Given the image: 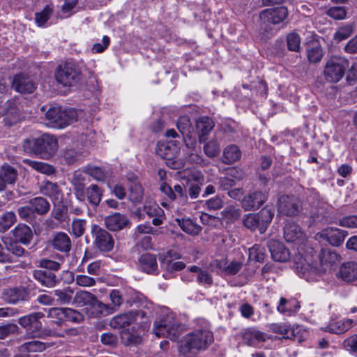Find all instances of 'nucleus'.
<instances>
[{
  "mask_svg": "<svg viewBox=\"0 0 357 357\" xmlns=\"http://www.w3.org/2000/svg\"><path fill=\"white\" fill-rule=\"evenodd\" d=\"M176 221L181 229L188 234L198 235L202 231V227L190 218H176Z\"/></svg>",
  "mask_w": 357,
  "mask_h": 357,
  "instance_id": "46",
  "label": "nucleus"
},
{
  "mask_svg": "<svg viewBox=\"0 0 357 357\" xmlns=\"http://www.w3.org/2000/svg\"><path fill=\"white\" fill-rule=\"evenodd\" d=\"M83 181L84 177L80 172H75L73 174L71 183L75 195L79 201H84V195L86 192Z\"/></svg>",
  "mask_w": 357,
  "mask_h": 357,
  "instance_id": "45",
  "label": "nucleus"
},
{
  "mask_svg": "<svg viewBox=\"0 0 357 357\" xmlns=\"http://www.w3.org/2000/svg\"><path fill=\"white\" fill-rule=\"evenodd\" d=\"M300 307L299 302L295 298L287 300L281 298L277 306V310L280 314L285 316H291L297 312Z\"/></svg>",
  "mask_w": 357,
  "mask_h": 357,
  "instance_id": "30",
  "label": "nucleus"
},
{
  "mask_svg": "<svg viewBox=\"0 0 357 357\" xmlns=\"http://www.w3.org/2000/svg\"><path fill=\"white\" fill-rule=\"evenodd\" d=\"M204 206L209 211L219 210L224 206L223 197L220 195H215L206 200Z\"/></svg>",
  "mask_w": 357,
  "mask_h": 357,
  "instance_id": "61",
  "label": "nucleus"
},
{
  "mask_svg": "<svg viewBox=\"0 0 357 357\" xmlns=\"http://www.w3.org/2000/svg\"><path fill=\"white\" fill-rule=\"evenodd\" d=\"M204 151L208 157L214 158L220 152L219 144L215 140H211L204 145Z\"/></svg>",
  "mask_w": 357,
  "mask_h": 357,
  "instance_id": "63",
  "label": "nucleus"
},
{
  "mask_svg": "<svg viewBox=\"0 0 357 357\" xmlns=\"http://www.w3.org/2000/svg\"><path fill=\"white\" fill-rule=\"evenodd\" d=\"M53 9L49 5H47L41 12L36 13L35 20L37 24L40 26H43L50 18Z\"/></svg>",
  "mask_w": 357,
  "mask_h": 357,
  "instance_id": "58",
  "label": "nucleus"
},
{
  "mask_svg": "<svg viewBox=\"0 0 357 357\" xmlns=\"http://www.w3.org/2000/svg\"><path fill=\"white\" fill-rule=\"evenodd\" d=\"M133 314L130 311L118 314L111 319L109 326L115 329L126 328L134 322Z\"/></svg>",
  "mask_w": 357,
  "mask_h": 357,
  "instance_id": "40",
  "label": "nucleus"
},
{
  "mask_svg": "<svg viewBox=\"0 0 357 357\" xmlns=\"http://www.w3.org/2000/svg\"><path fill=\"white\" fill-rule=\"evenodd\" d=\"M96 296L91 292L86 291H77L74 298L73 303L78 307H86V310L88 307L91 306L94 301H96Z\"/></svg>",
  "mask_w": 357,
  "mask_h": 357,
  "instance_id": "42",
  "label": "nucleus"
},
{
  "mask_svg": "<svg viewBox=\"0 0 357 357\" xmlns=\"http://www.w3.org/2000/svg\"><path fill=\"white\" fill-rule=\"evenodd\" d=\"M213 342V335L207 329H198L187 334L180 346V351L185 356L196 355L206 349Z\"/></svg>",
  "mask_w": 357,
  "mask_h": 357,
  "instance_id": "3",
  "label": "nucleus"
},
{
  "mask_svg": "<svg viewBox=\"0 0 357 357\" xmlns=\"http://www.w3.org/2000/svg\"><path fill=\"white\" fill-rule=\"evenodd\" d=\"M210 266L218 269L222 276H234L242 269L243 263L236 260L229 261L227 258H223L213 260Z\"/></svg>",
  "mask_w": 357,
  "mask_h": 357,
  "instance_id": "12",
  "label": "nucleus"
},
{
  "mask_svg": "<svg viewBox=\"0 0 357 357\" xmlns=\"http://www.w3.org/2000/svg\"><path fill=\"white\" fill-rule=\"evenodd\" d=\"M143 211L150 218H153L152 224L155 226H159L162 224L165 218V212L158 204L144 205Z\"/></svg>",
  "mask_w": 357,
  "mask_h": 357,
  "instance_id": "33",
  "label": "nucleus"
},
{
  "mask_svg": "<svg viewBox=\"0 0 357 357\" xmlns=\"http://www.w3.org/2000/svg\"><path fill=\"white\" fill-rule=\"evenodd\" d=\"M15 238L20 243L28 245L33 238L31 229L25 224H19L13 230Z\"/></svg>",
  "mask_w": 357,
  "mask_h": 357,
  "instance_id": "32",
  "label": "nucleus"
},
{
  "mask_svg": "<svg viewBox=\"0 0 357 357\" xmlns=\"http://www.w3.org/2000/svg\"><path fill=\"white\" fill-rule=\"evenodd\" d=\"M288 15L286 7L282 6L269 8V22L278 24V29L283 27V22Z\"/></svg>",
  "mask_w": 357,
  "mask_h": 357,
  "instance_id": "34",
  "label": "nucleus"
},
{
  "mask_svg": "<svg viewBox=\"0 0 357 357\" xmlns=\"http://www.w3.org/2000/svg\"><path fill=\"white\" fill-rule=\"evenodd\" d=\"M65 326L66 322L70 321L73 324H79L84 320V316L77 310L69 307H64Z\"/></svg>",
  "mask_w": 357,
  "mask_h": 357,
  "instance_id": "54",
  "label": "nucleus"
},
{
  "mask_svg": "<svg viewBox=\"0 0 357 357\" xmlns=\"http://www.w3.org/2000/svg\"><path fill=\"white\" fill-rule=\"evenodd\" d=\"M275 333V335H269L271 341L279 342L283 339H292L303 342L307 336L308 333L301 326H291L287 324H273L269 326V332Z\"/></svg>",
  "mask_w": 357,
  "mask_h": 357,
  "instance_id": "5",
  "label": "nucleus"
},
{
  "mask_svg": "<svg viewBox=\"0 0 357 357\" xmlns=\"http://www.w3.org/2000/svg\"><path fill=\"white\" fill-rule=\"evenodd\" d=\"M104 222L107 229L113 231H120L130 224L128 218L120 213H114L105 217Z\"/></svg>",
  "mask_w": 357,
  "mask_h": 357,
  "instance_id": "20",
  "label": "nucleus"
},
{
  "mask_svg": "<svg viewBox=\"0 0 357 357\" xmlns=\"http://www.w3.org/2000/svg\"><path fill=\"white\" fill-rule=\"evenodd\" d=\"M84 172L99 182H105L107 177L106 171L97 166L88 165L86 167Z\"/></svg>",
  "mask_w": 357,
  "mask_h": 357,
  "instance_id": "51",
  "label": "nucleus"
},
{
  "mask_svg": "<svg viewBox=\"0 0 357 357\" xmlns=\"http://www.w3.org/2000/svg\"><path fill=\"white\" fill-rule=\"evenodd\" d=\"M86 221L83 219H75L72 222V233L76 237H81L85 232Z\"/></svg>",
  "mask_w": 357,
  "mask_h": 357,
  "instance_id": "60",
  "label": "nucleus"
},
{
  "mask_svg": "<svg viewBox=\"0 0 357 357\" xmlns=\"http://www.w3.org/2000/svg\"><path fill=\"white\" fill-rule=\"evenodd\" d=\"M139 266L141 271L148 274H156L158 263L155 255L145 253L139 258Z\"/></svg>",
  "mask_w": 357,
  "mask_h": 357,
  "instance_id": "29",
  "label": "nucleus"
},
{
  "mask_svg": "<svg viewBox=\"0 0 357 357\" xmlns=\"http://www.w3.org/2000/svg\"><path fill=\"white\" fill-rule=\"evenodd\" d=\"M278 211L286 215H295L298 212V201L294 197L282 195L278 199Z\"/></svg>",
  "mask_w": 357,
  "mask_h": 357,
  "instance_id": "22",
  "label": "nucleus"
},
{
  "mask_svg": "<svg viewBox=\"0 0 357 357\" xmlns=\"http://www.w3.org/2000/svg\"><path fill=\"white\" fill-rule=\"evenodd\" d=\"M0 117H3L6 126H13L22 119V114L13 100L3 102L0 99Z\"/></svg>",
  "mask_w": 357,
  "mask_h": 357,
  "instance_id": "9",
  "label": "nucleus"
},
{
  "mask_svg": "<svg viewBox=\"0 0 357 357\" xmlns=\"http://www.w3.org/2000/svg\"><path fill=\"white\" fill-rule=\"evenodd\" d=\"M52 247L63 254H68L72 248V242L69 236L62 231L56 233L51 241Z\"/></svg>",
  "mask_w": 357,
  "mask_h": 357,
  "instance_id": "24",
  "label": "nucleus"
},
{
  "mask_svg": "<svg viewBox=\"0 0 357 357\" xmlns=\"http://www.w3.org/2000/svg\"><path fill=\"white\" fill-rule=\"evenodd\" d=\"M11 86L17 92L24 94L31 93L36 89L35 82L29 77L22 74L16 75L13 77Z\"/></svg>",
  "mask_w": 357,
  "mask_h": 357,
  "instance_id": "19",
  "label": "nucleus"
},
{
  "mask_svg": "<svg viewBox=\"0 0 357 357\" xmlns=\"http://www.w3.org/2000/svg\"><path fill=\"white\" fill-rule=\"evenodd\" d=\"M49 344L42 342L38 340H32L24 343L21 346L22 351H26L28 352H42L45 351L48 347Z\"/></svg>",
  "mask_w": 357,
  "mask_h": 357,
  "instance_id": "53",
  "label": "nucleus"
},
{
  "mask_svg": "<svg viewBox=\"0 0 357 357\" xmlns=\"http://www.w3.org/2000/svg\"><path fill=\"white\" fill-rule=\"evenodd\" d=\"M326 14L335 20H341L345 18L347 10L343 6H333L326 10Z\"/></svg>",
  "mask_w": 357,
  "mask_h": 357,
  "instance_id": "62",
  "label": "nucleus"
},
{
  "mask_svg": "<svg viewBox=\"0 0 357 357\" xmlns=\"http://www.w3.org/2000/svg\"><path fill=\"white\" fill-rule=\"evenodd\" d=\"M29 204L35 214L46 215L50 210V203L43 197H36L29 199Z\"/></svg>",
  "mask_w": 357,
  "mask_h": 357,
  "instance_id": "38",
  "label": "nucleus"
},
{
  "mask_svg": "<svg viewBox=\"0 0 357 357\" xmlns=\"http://www.w3.org/2000/svg\"><path fill=\"white\" fill-rule=\"evenodd\" d=\"M271 249L273 259L278 262H285L290 258V252L282 243L274 242Z\"/></svg>",
  "mask_w": 357,
  "mask_h": 357,
  "instance_id": "37",
  "label": "nucleus"
},
{
  "mask_svg": "<svg viewBox=\"0 0 357 357\" xmlns=\"http://www.w3.org/2000/svg\"><path fill=\"white\" fill-rule=\"evenodd\" d=\"M107 310V306L99 301L96 298V301H94L91 306L88 307L86 312L89 317H98L101 315H105V312Z\"/></svg>",
  "mask_w": 357,
  "mask_h": 357,
  "instance_id": "52",
  "label": "nucleus"
},
{
  "mask_svg": "<svg viewBox=\"0 0 357 357\" xmlns=\"http://www.w3.org/2000/svg\"><path fill=\"white\" fill-rule=\"evenodd\" d=\"M181 143L178 140H169L167 143L158 144L157 154L173 165L172 168L177 169L179 166L175 159L180 154Z\"/></svg>",
  "mask_w": 357,
  "mask_h": 357,
  "instance_id": "11",
  "label": "nucleus"
},
{
  "mask_svg": "<svg viewBox=\"0 0 357 357\" xmlns=\"http://www.w3.org/2000/svg\"><path fill=\"white\" fill-rule=\"evenodd\" d=\"M191 273H197V282L201 285L211 287L213 284V276L206 270L197 266H192L188 268Z\"/></svg>",
  "mask_w": 357,
  "mask_h": 357,
  "instance_id": "41",
  "label": "nucleus"
},
{
  "mask_svg": "<svg viewBox=\"0 0 357 357\" xmlns=\"http://www.w3.org/2000/svg\"><path fill=\"white\" fill-rule=\"evenodd\" d=\"M214 128V122L208 116L200 117L196 122V129L198 134L199 142L203 143L208 139V134Z\"/></svg>",
  "mask_w": 357,
  "mask_h": 357,
  "instance_id": "28",
  "label": "nucleus"
},
{
  "mask_svg": "<svg viewBox=\"0 0 357 357\" xmlns=\"http://www.w3.org/2000/svg\"><path fill=\"white\" fill-rule=\"evenodd\" d=\"M81 70L73 62L66 61L59 65L55 71L56 82L63 86H73L81 79Z\"/></svg>",
  "mask_w": 357,
  "mask_h": 357,
  "instance_id": "6",
  "label": "nucleus"
},
{
  "mask_svg": "<svg viewBox=\"0 0 357 357\" xmlns=\"http://www.w3.org/2000/svg\"><path fill=\"white\" fill-rule=\"evenodd\" d=\"M77 112L75 109L63 108L56 105L50 106L45 112L48 125L54 128H63L77 121Z\"/></svg>",
  "mask_w": 357,
  "mask_h": 357,
  "instance_id": "4",
  "label": "nucleus"
},
{
  "mask_svg": "<svg viewBox=\"0 0 357 357\" xmlns=\"http://www.w3.org/2000/svg\"><path fill=\"white\" fill-rule=\"evenodd\" d=\"M52 294L56 304L67 305L70 304L72 301H73L74 291L70 287L55 289L52 291Z\"/></svg>",
  "mask_w": 357,
  "mask_h": 357,
  "instance_id": "39",
  "label": "nucleus"
},
{
  "mask_svg": "<svg viewBox=\"0 0 357 357\" xmlns=\"http://www.w3.org/2000/svg\"><path fill=\"white\" fill-rule=\"evenodd\" d=\"M287 44L289 50L299 52L301 48V38L296 32H291L287 36Z\"/></svg>",
  "mask_w": 357,
  "mask_h": 357,
  "instance_id": "56",
  "label": "nucleus"
},
{
  "mask_svg": "<svg viewBox=\"0 0 357 357\" xmlns=\"http://www.w3.org/2000/svg\"><path fill=\"white\" fill-rule=\"evenodd\" d=\"M355 29L354 23L343 24L337 28L333 34V40L336 43H340L349 38L354 33Z\"/></svg>",
  "mask_w": 357,
  "mask_h": 357,
  "instance_id": "47",
  "label": "nucleus"
},
{
  "mask_svg": "<svg viewBox=\"0 0 357 357\" xmlns=\"http://www.w3.org/2000/svg\"><path fill=\"white\" fill-rule=\"evenodd\" d=\"M266 200V197L264 194L261 192L256 191L244 197L241 202L242 207L245 211L257 210L260 208Z\"/></svg>",
  "mask_w": 357,
  "mask_h": 357,
  "instance_id": "26",
  "label": "nucleus"
},
{
  "mask_svg": "<svg viewBox=\"0 0 357 357\" xmlns=\"http://www.w3.org/2000/svg\"><path fill=\"white\" fill-rule=\"evenodd\" d=\"M349 67V61L344 56H333L324 66V75L330 82H338L344 76L345 70Z\"/></svg>",
  "mask_w": 357,
  "mask_h": 357,
  "instance_id": "7",
  "label": "nucleus"
},
{
  "mask_svg": "<svg viewBox=\"0 0 357 357\" xmlns=\"http://www.w3.org/2000/svg\"><path fill=\"white\" fill-rule=\"evenodd\" d=\"M58 141L52 135L45 133L39 137L25 139L22 143L23 151L28 154H33L41 159L49 160L58 150Z\"/></svg>",
  "mask_w": 357,
  "mask_h": 357,
  "instance_id": "2",
  "label": "nucleus"
},
{
  "mask_svg": "<svg viewBox=\"0 0 357 357\" xmlns=\"http://www.w3.org/2000/svg\"><path fill=\"white\" fill-rule=\"evenodd\" d=\"M298 252L294 257L295 269L298 275L308 282L318 280L319 276L333 265L336 264L340 259V255L335 250L322 249L319 254V266L314 259V249L310 246H301Z\"/></svg>",
  "mask_w": 357,
  "mask_h": 357,
  "instance_id": "1",
  "label": "nucleus"
},
{
  "mask_svg": "<svg viewBox=\"0 0 357 357\" xmlns=\"http://www.w3.org/2000/svg\"><path fill=\"white\" fill-rule=\"evenodd\" d=\"M356 323L357 322L352 319L332 321L327 326L326 331L331 333H342L352 328Z\"/></svg>",
  "mask_w": 357,
  "mask_h": 357,
  "instance_id": "31",
  "label": "nucleus"
},
{
  "mask_svg": "<svg viewBox=\"0 0 357 357\" xmlns=\"http://www.w3.org/2000/svg\"><path fill=\"white\" fill-rule=\"evenodd\" d=\"M43 317L44 314L41 312H32L19 318L18 324L35 337L38 335L42 329L40 319Z\"/></svg>",
  "mask_w": 357,
  "mask_h": 357,
  "instance_id": "13",
  "label": "nucleus"
},
{
  "mask_svg": "<svg viewBox=\"0 0 357 357\" xmlns=\"http://www.w3.org/2000/svg\"><path fill=\"white\" fill-rule=\"evenodd\" d=\"M222 218L229 221H234L239 218L241 210L232 205L227 206L222 212Z\"/></svg>",
  "mask_w": 357,
  "mask_h": 357,
  "instance_id": "59",
  "label": "nucleus"
},
{
  "mask_svg": "<svg viewBox=\"0 0 357 357\" xmlns=\"http://www.w3.org/2000/svg\"><path fill=\"white\" fill-rule=\"evenodd\" d=\"M284 237L288 242H298L301 246H308L306 243H303L305 240V235L300 228V227L294 222H287L284 227Z\"/></svg>",
  "mask_w": 357,
  "mask_h": 357,
  "instance_id": "18",
  "label": "nucleus"
},
{
  "mask_svg": "<svg viewBox=\"0 0 357 357\" xmlns=\"http://www.w3.org/2000/svg\"><path fill=\"white\" fill-rule=\"evenodd\" d=\"M39 190L42 195L49 197L54 204L62 200L63 194L57 183L45 180L41 182Z\"/></svg>",
  "mask_w": 357,
  "mask_h": 357,
  "instance_id": "17",
  "label": "nucleus"
},
{
  "mask_svg": "<svg viewBox=\"0 0 357 357\" xmlns=\"http://www.w3.org/2000/svg\"><path fill=\"white\" fill-rule=\"evenodd\" d=\"M31 207L29 204L27 206H21L17 208V213L20 218L27 222H32L36 218V214Z\"/></svg>",
  "mask_w": 357,
  "mask_h": 357,
  "instance_id": "57",
  "label": "nucleus"
},
{
  "mask_svg": "<svg viewBox=\"0 0 357 357\" xmlns=\"http://www.w3.org/2000/svg\"><path fill=\"white\" fill-rule=\"evenodd\" d=\"M318 234L332 245L340 246L347 236L348 231L336 227H326Z\"/></svg>",
  "mask_w": 357,
  "mask_h": 357,
  "instance_id": "16",
  "label": "nucleus"
},
{
  "mask_svg": "<svg viewBox=\"0 0 357 357\" xmlns=\"http://www.w3.org/2000/svg\"><path fill=\"white\" fill-rule=\"evenodd\" d=\"M153 332L158 337H167L173 341H176L181 334L178 325L168 324L162 321L155 322Z\"/></svg>",
  "mask_w": 357,
  "mask_h": 357,
  "instance_id": "15",
  "label": "nucleus"
},
{
  "mask_svg": "<svg viewBox=\"0 0 357 357\" xmlns=\"http://www.w3.org/2000/svg\"><path fill=\"white\" fill-rule=\"evenodd\" d=\"M23 163L30 167L31 169L47 175H52L55 172V169L52 165L43 162L31 159H24Z\"/></svg>",
  "mask_w": 357,
  "mask_h": 357,
  "instance_id": "43",
  "label": "nucleus"
},
{
  "mask_svg": "<svg viewBox=\"0 0 357 357\" xmlns=\"http://www.w3.org/2000/svg\"><path fill=\"white\" fill-rule=\"evenodd\" d=\"M160 190L170 201H177L182 205L188 203V196L184 185L176 184L172 188L169 184L162 183L160 185Z\"/></svg>",
  "mask_w": 357,
  "mask_h": 357,
  "instance_id": "14",
  "label": "nucleus"
},
{
  "mask_svg": "<svg viewBox=\"0 0 357 357\" xmlns=\"http://www.w3.org/2000/svg\"><path fill=\"white\" fill-rule=\"evenodd\" d=\"M266 256V249L260 245L255 244L249 250V257L256 261H264Z\"/></svg>",
  "mask_w": 357,
  "mask_h": 357,
  "instance_id": "55",
  "label": "nucleus"
},
{
  "mask_svg": "<svg viewBox=\"0 0 357 357\" xmlns=\"http://www.w3.org/2000/svg\"><path fill=\"white\" fill-rule=\"evenodd\" d=\"M241 337L243 342L249 346L258 347L260 344L266 342L265 334L255 328L243 330Z\"/></svg>",
  "mask_w": 357,
  "mask_h": 357,
  "instance_id": "23",
  "label": "nucleus"
},
{
  "mask_svg": "<svg viewBox=\"0 0 357 357\" xmlns=\"http://www.w3.org/2000/svg\"><path fill=\"white\" fill-rule=\"evenodd\" d=\"M340 277L346 282H353L357 279V263L349 261L342 264L339 272Z\"/></svg>",
  "mask_w": 357,
  "mask_h": 357,
  "instance_id": "36",
  "label": "nucleus"
},
{
  "mask_svg": "<svg viewBox=\"0 0 357 357\" xmlns=\"http://www.w3.org/2000/svg\"><path fill=\"white\" fill-rule=\"evenodd\" d=\"M17 222V216L13 211L6 212L0 216V232L8 231Z\"/></svg>",
  "mask_w": 357,
  "mask_h": 357,
  "instance_id": "49",
  "label": "nucleus"
},
{
  "mask_svg": "<svg viewBox=\"0 0 357 357\" xmlns=\"http://www.w3.org/2000/svg\"><path fill=\"white\" fill-rule=\"evenodd\" d=\"M104 189L97 184L92 183L86 188L84 195V201L87 200L88 203L93 206H99L103 197Z\"/></svg>",
  "mask_w": 357,
  "mask_h": 357,
  "instance_id": "27",
  "label": "nucleus"
},
{
  "mask_svg": "<svg viewBox=\"0 0 357 357\" xmlns=\"http://www.w3.org/2000/svg\"><path fill=\"white\" fill-rule=\"evenodd\" d=\"M33 275L36 281L45 287H54L61 281V277L56 273L44 269L35 270Z\"/></svg>",
  "mask_w": 357,
  "mask_h": 357,
  "instance_id": "21",
  "label": "nucleus"
},
{
  "mask_svg": "<svg viewBox=\"0 0 357 357\" xmlns=\"http://www.w3.org/2000/svg\"><path fill=\"white\" fill-rule=\"evenodd\" d=\"M129 199L132 203H140L144 197V190L137 178H129Z\"/></svg>",
  "mask_w": 357,
  "mask_h": 357,
  "instance_id": "35",
  "label": "nucleus"
},
{
  "mask_svg": "<svg viewBox=\"0 0 357 357\" xmlns=\"http://www.w3.org/2000/svg\"><path fill=\"white\" fill-rule=\"evenodd\" d=\"M241 156V151L235 144L226 146L223 151L222 162L230 165L238 160Z\"/></svg>",
  "mask_w": 357,
  "mask_h": 357,
  "instance_id": "44",
  "label": "nucleus"
},
{
  "mask_svg": "<svg viewBox=\"0 0 357 357\" xmlns=\"http://www.w3.org/2000/svg\"><path fill=\"white\" fill-rule=\"evenodd\" d=\"M337 224L348 229H357V215H348L339 219Z\"/></svg>",
  "mask_w": 357,
  "mask_h": 357,
  "instance_id": "64",
  "label": "nucleus"
},
{
  "mask_svg": "<svg viewBox=\"0 0 357 357\" xmlns=\"http://www.w3.org/2000/svg\"><path fill=\"white\" fill-rule=\"evenodd\" d=\"M121 338L122 342L126 346L137 345L142 342V337L139 334L128 330L122 331Z\"/></svg>",
  "mask_w": 357,
  "mask_h": 357,
  "instance_id": "50",
  "label": "nucleus"
},
{
  "mask_svg": "<svg viewBox=\"0 0 357 357\" xmlns=\"http://www.w3.org/2000/svg\"><path fill=\"white\" fill-rule=\"evenodd\" d=\"M17 169L8 164L3 165L0 168V192L3 191L7 185H13L17 178Z\"/></svg>",
  "mask_w": 357,
  "mask_h": 357,
  "instance_id": "25",
  "label": "nucleus"
},
{
  "mask_svg": "<svg viewBox=\"0 0 357 357\" xmlns=\"http://www.w3.org/2000/svg\"><path fill=\"white\" fill-rule=\"evenodd\" d=\"M51 323L56 326H65L64 307H51L47 312Z\"/></svg>",
  "mask_w": 357,
  "mask_h": 357,
  "instance_id": "48",
  "label": "nucleus"
},
{
  "mask_svg": "<svg viewBox=\"0 0 357 357\" xmlns=\"http://www.w3.org/2000/svg\"><path fill=\"white\" fill-rule=\"evenodd\" d=\"M1 300L7 304L17 305L30 300V290L23 286L3 289Z\"/></svg>",
  "mask_w": 357,
  "mask_h": 357,
  "instance_id": "10",
  "label": "nucleus"
},
{
  "mask_svg": "<svg viewBox=\"0 0 357 357\" xmlns=\"http://www.w3.org/2000/svg\"><path fill=\"white\" fill-rule=\"evenodd\" d=\"M93 238V245L101 252H111L114 247L113 236L105 229L99 225H93L91 231Z\"/></svg>",
  "mask_w": 357,
  "mask_h": 357,
  "instance_id": "8",
  "label": "nucleus"
}]
</instances>
